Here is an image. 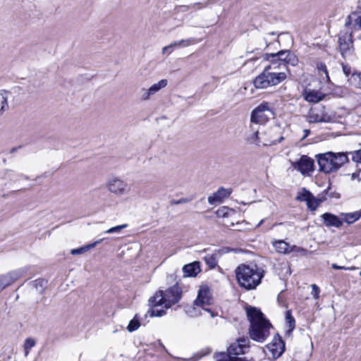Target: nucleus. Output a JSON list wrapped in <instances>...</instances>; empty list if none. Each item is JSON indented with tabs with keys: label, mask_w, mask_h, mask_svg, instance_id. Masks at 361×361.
<instances>
[{
	"label": "nucleus",
	"mask_w": 361,
	"mask_h": 361,
	"mask_svg": "<svg viewBox=\"0 0 361 361\" xmlns=\"http://www.w3.org/2000/svg\"><path fill=\"white\" fill-rule=\"evenodd\" d=\"M182 297V289L176 283L166 290H159L149 299L150 309L147 314L152 317H161L166 314V310H156L157 306L164 305L166 309H169L172 305L178 303Z\"/></svg>",
	"instance_id": "1"
},
{
	"label": "nucleus",
	"mask_w": 361,
	"mask_h": 361,
	"mask_svg": "<svg viewBox=\"0 0 361 361\" xmlns=\"http://www.w3.org/2000/svg\"><path fill=\"white\" fill-rule=\"evenodd\" d=\"M239 286L247 290H255L262 283L265 271L256 264H240L235 269Z\"/></svg>",
	"instance_id": "2"
},
{
	"label": "nucleus",
	"mask_w": 361,
	"mask_h": 361,
	"mask_svg": "<svg viewBox=\"0 0 361 361\" xmlns=\"http://www.w3.org/2000/svg\"><path fill=\"white\" fill-rule=\"evenodd\" d=\"M247 316L250 322L249 334L250 338L257 342L263 343L269 336L271 324L263 313L256 307L247 308Z\"/></svg>",
	"instance_id": "3"
},
{
	"label": "nucleus",
	"mask_w": 361,
	"mask_h": 361,
	"mask_svg": "<svg viewBox=\"0 0 361 361\" xmlns=\"http://www.w3.org/2000/svg\"><path fill=\"white\" fill-rule=\"evenodd\" d=\"M286 78L287 75L284 71H279L276 63H271L254 79L253 84L257 89H265L279 85Z\"/></svg>",
	"instance_id": "4"
},
{
	"label": "nucleus",
	"mask_w": 361,
	"mask_h": 361,
	"mask_svg": "<svg viewBox=\"0 0 361 361\" xmlns=\"http://www.w3.org/2000/svg\"><path fill=\"white\" fill-rule=\"evenodd\" d=\"M319 170L325 173L338 171L343 165L349 161L348 153L328 152L316 155Z\"/></svg>",
	"instance_id": "5"
},
{
	"label": "nucleus",
	"mask_w": 361,
	"mask_h": 361,
	"mask_svg": "<svg viewBox=\"0 0 361 361\" xmlns=\"http://www.w3.org/2000/svg\"><path fill=\"white\" fill-rule=\"evenodd\" d=\"M264 59L275 63L279 71L287 70V66L291 65L295 66L298 63V59L290 50H281L275 54H266Z\"/></svg>",
	"instance_id": "6"
},
{
	"label": "nucleus",
	"mask_w": 361,
	"mask_h": 361,
	"mask_svg": "<svg viewBox=\"0 0 361 361\" xmlns=\"http://www.w3.org/2000/svg\"><path fill=\"white\" fill-rule=\"evenodd\" d=\"M105 185L109 192L117 197L126 195L130 191V185L123 179L117 176L109 178Z\"/></svg>",
	"instance_id": "7"
},
{
	"label": "nucleus",
	"mask_w": 361,
	"mask_h": 361,
	"mask_svg": "<svg viewBox=\"0 0 361 361\" xmlns=\"http://www.w3.org/2000/svg\"><path fill=\"white\" fill-rule=\"evenodd\" d=\"M270 116H274V111L268 102H263L252 110L250 121L256 124H264L269 121Z\"/></svg>",
	"instance_id": "8"
},
{
	"label": "nucleus",
	"mask_w": 361,
	"mask_h": 361,
	"mask_svg": "<svg viewBox=\"0 0 361 361\" xmlns=\"http://www.w3.org/2000/svg\"><path fill=\"white\" fill-rule=\"evenodd\" d=\"M339 51L343 58L346 59L353 56L354 45L352 32H341L338 39Z\"/></svg>",
	"instance_id": "9"
},
{
	"label": "nucleus",
	"mask_w": 361,
	"mask_h": 361,
	"mask_svg": "<svg viewBox=\"0 0 361 361\" xmlns=\"http://www.w3.org/2000/svg\"><path fill=\"white\" fill-rule=\"evenodd\" d=\"M292 167L304 176H310L314 171V161L307 155H302L297 161H290Z\"/></svg>",
	"instance_id": "10"
},
{
	"label": "nucleus",
	"mask_w": 361,
	"mask_h": 361,
	"mask_svg": "<svg viewBox=\"0 0 361 361\" xmlns=\"http://www.w3.org/2000/svg\"><path fill=\"white\" fill-rule=\"evenodd\" d=\"M250 348V339L247 337L240 338L231 343L228 348V353L232 355H239L246 353Z\"/></svg>",
	"instance_id": "11"
},
{
	"label": "nucleus",
	"mask_w": 361,
	"mask_h": 361,
	"mask_svg": "<svg viewBox=\"0 0 361 361\" xmlns=\"http://www.w3.org/2000/svg\"><path fill=\"white\" fill-rule=\"evenodd\" d=\"M267 347L271 353L273 357L276 359L279 357L284 352L285 343L281 337L279 335H276Z\"/></svg>",
	"instance_id": "12"
},
{
	"label": "nucleus",
	"mask_w": 361,
	"mask_h": 361,
	"mask_svg": "<svg viewBox=\"0 0 361 361\" xmlns=\"http://www.w3.org/2000/svg\"><path fill=\"white\" fill-rule=\"evenodd\" d=\"M357 11L352 12L346 18L345 26L349 27L353 25L355 27H357L361 30V0L357 1Z\"/></svg>",
	"instance_id": "13"
},
{
	"label": "nucleus",
	"mask_w": 361,
	"mask_h": 361,
	"mask_svg": "<svg viewBox=\"0 0 361 361\" xmlns=\"http://www.w3.org/2000/svg\"><path fill=\"white\" fill-rule=\"evenodd\" d=\"M231 192V189H226L223 187L219 188L212 195L208 197V202L212 205L221 203L223 200L228 197Z\"/></svg>",
	"instance_id": "14"
},
{
	"label": "nucleus",
	"mask_w": 361,
	"mask_h": 361,
	"mask_svg": "<svg viewBox=\"0 0 361 361\" xmlns=\"http://www.w3.org/2000/svg\"><path fill=\"white\" fill-rule=\"evenodd\" d=\"M321 217L323 219L324 224L327 227L334 226L339 228L343 225V221L331 213H324Z\"/></svg>",
	"instance_id": "15"
},
{
	"label": "nucleus",
	"mask_w": 361,
	"mask_h": 361,
	"mask_svg": "<svg viewBox=\"0 0 361 361\" xmlns=\"http://www.w3.org/2000/svg\"><path fill=\"white\" fill-rule=\"evenodd\" d=\"M201 271L199 262H193L185 264L183 267V272L185 277H195Z\"/></svg>",
	"instance_id": "16"
},
{
	"label": "nucleus",
	"mask_w": 361,
	"mask_h": 361,
	"mask_svg": "<svg viewBox=\"0 0 361 361\" xmlns=\"http://www.w3.org/2000/svg\"><path fill=\"white\" fill-rule=\"evenodd\" d=\"M20 276L18 271L11 272L7 275L0 276V290L11 285L15 280Z\"/></svg>",
	"instance_id": "17"
},
{
	"label": "nucleus",
	"mask_w": 361,
	"mask_h": 361,
	"mask_svg": "<svg viewBox=\"0 0 361 361\" xmlns=\"http://www.w3.org/2000/svg\"><path fill=\"white\" fill-rule=\"evenodd\" d=\"M209 290L208 288H201L197 295L195 304L197 306L203 307L204 305L209 304Z\"/></svg>",
	"instance_id": "18"
},
{
	"label": "nucleus",
	"mask_w": 361,
	"mask_h": 361,
	"mask_svg": "<svg viewBox=\"0 0 361 361\" xmlns=\"http://www.w3.org/2000/svg\"><path fill=\"white\" fill-rule=\"evenodd\" d=\"M304 98L306 101L311 103H317L322 101L324 95L321 92L315 90H305L303 93Z\"/></svg>",
	"instance_id": "19"
},
{
	"label": "nucleus",
	"mask_w": 361,
	"mask_h": 361,
	"mask_svg": "<svg viewBox=\"0 0 361 361\" xmlns=\"http://www.w3.org/2000/svg\"><path fill=\"white\" fill-rule=\"evenodd\" d=\"M276 251L281 254H288L293 251V247L283 240H275L272 243Z\"/></svg>",
	"instance_id": "20"
},
{
	"label": "nucleus",
	"mask_w": 361,
	"mask_h": 361,
	"mask_svg": "<svg viewBox=\"0 0 361 361\" xmlns=\"http://www.w3.org/2000/svg\"><path fill=\"white\" fill-rule=\"evenodd\" d=\"M103 240H104V238H102V239H99L92 243L88 244L87 245L80 247L79 248L73 249L71 250V253L73 255L83 254V253L87 252L88 250H90V249L94 247L97 245L101 243Z\"/></svg>",
	"instance_id": "21"
},
{
	"label": "nucleus",
	"mask_w": 361,
	"mask_h": 361,
	"mask_svg": "<svg viewBox=\"0 0 361 361\" xmlns=\"http://www.w3.org/2000/svg\"><path fill=\"white\" fill-rule=\"evenodd\" d=\"M341 215L344 216V221L351 224L361 218V209L351 213L341 214Z\"/></svg>",
	"instance_id": "22"
},
{
	"label": "nucleus",
	"mask_w": 361,
	"mask_h": 361,
	"mask_svg": "<svg viewBox=\"0 0 361 361\" xmlns=\"http://www.w3.org/2000/svg\"><path fill=\"white\" fill-rule=\"evenodd\" d=\"M286 321L288 324V333H291L295 327V320L292 315L291 310H287L286 312Z\"/></svg>",
	"instance_id": "23"
},
{
	"label": "nucleus",
	"mask_w": 361,
	"mask_h": 361,
	"mask_svg": "<svg viewBox=\"0 0 361 361\" xmlns=\"http://www.w3.org/2000/svg\"><path fill=\"white\" fill-rule=\"evenodd\" d=\"M168 84V81L166 79H162L161 80H159L157 83H155L154 85H152L149 88V90H150V92L154 94H156L157 92H159L160 90L164 88Z\"/></svg>",
	"instance_id": "24"
},
{
	"label": "nucleus",
	"mask_w": 361,
	"mask_h": 361,
	"mask_svg": "<svg viewBox=\"0 0 361 361\" xmlns=\"http://www.w3.org/2000/svg\"><path fill=\"white\" fill-rule=\"evenodd\" d=\"M348 81L351 85L361 90V73H352Z\"/></svg>",
	"instance_id": "25"
},
{
	"label": "nucleus",
	"mask_w": 361,
	"mask_h": 361,
	"mask_svg": "<svg viewBox=\"0 0 361 361\" xmlns=\"http://www.w3.org/2000/svg\"><path fill=\"white\" fill-rule=\"evenodd\" d=\"M140 326V323L138 319V315L135 314L134 318L131 319L127 326V329L129 332H133L137 330Z\"/></svg>",
	"instance_id": "26"
},
{
	"label": "nucleus",
	"mask_w": 361,
	"mask_h": 361,
	"mask_svg": "<svg viewBox=\"0 0 361 361\" xmlns=\"http://www.w3.org/2000/svg\"><path fill=\"white\" fill-rule=\"evenodd\" d=\"M205 263L211 268L214 269L217 265L216 255H207L204 257Z\"/></svg>",
	"instance_id": "27"
},
{
	"label": "nucleus",
	"mask_w": 361,
	"mask_h": 361,
	"mask_svg": "<svg viewBox=\"0 0 361 361\" xmlns=\"http://www.w3.org/2000/svg\"><path fill=\"white\" fill-rule=\"evenodd\" d=\"M319 201L316 199L313 195H312V197L309 198V200L307 202V206L308 209H310L312 211H314L317 209V208L319 207Z\"/></svg>",
	"instance_id": "28"
},
{
	"label": "nucleus",
	"mask_w": 361,
	"mask_h": 361,
	"mask_svg": "<svg viewBox=\"0 0 361 361\" xmlns=\"http://www.w3.org/2000/svg\"><path fill=\"white\" fill-rule=\"evenodd\" d=\"M309 121L310 123H322L325 122L324 116L319 115V114L312 113L309 116Z\"/></svg>",
	"instance_id": "29"
},
{
	"label": "nucleus",
	"mask_w": 361,
	"mask_h": 361,
	"mask_svg": "<svg viewBox=\"0 0 361 361\" xmlns=\"http://www.w3.org/2000/svg\"><path fill=\"white\" fill-rule=\"evenodd\" d=\"M312 193L303 188V191L301 193H299L298 195L296 197V200L300 202H307L309 198L312 197Z\"/></svg>",
	"instance_id": "30"
},
{
	"label": "nucleus",
	"mask_w": 361,
	"mask_h": 361,
	"mask_svg": "<svg viewBox=\"0 0 361 361\" xmlns=\"http://www.w3.org/2000/svg\"><path fill=\"white\" fill-rule=\"evenodd\" d=\"M35 345V341L33 338H28L25 341L24 343V350L25 354L27 356L30 353V350L32 348H33Z\"/></svg>",
	"instance_id": "31"
},
{
	"label": "nucleus",
	"mask_w": 361,
	"mask_h": 361,
	"mask_svg": "<svg viewBox=\"0 0 361 361\" xmlns=\"http://www.w3.org/2000/svg\"><path fill=\"white\" fill-rule=\"evenodd\" d=\"M216 361H232L233 355L228 352L227 353H220L216 355Z\"/></svg>",
	"instance_id": "32"
},
{
	"label": "nucleus",
	"mask_w": 361,
	"mask_h": 361,
	"mask_svg": "<svg viewBox=\"0 0 361 361\" xmlns=\"http://www.w3.org/2000/svg\"><path fill=\"white\" fill-rule=\"evenodd\" d=\"M247 140L250 143L256 144L257 145H259V131L257 130L252 135H250Z\"/></svg>",
	"instance_id": "33"
},
{
	"label": "nucleus",
	"mask_w": 361,
	"mask_h": 361,
	"mask_svg": "<svg viewBox=\"0 0 361 361\" xmlns=\"http://www.w3.org/2000/svg\"><path fill=\"white\" fill-rule=\"evenodd\" d=\"M177 42L178 43L179 47H185L190 46L192 44H194L195 42V40L194 38H189L187 39H181Z\"/></svg>",
	"instance_id": "34"
},
{
	"label": "nucleus",
	"mask_w": 361,
	"mask_h": 361,
	"mask_svg": "<svg viewBox=\"0 0 361 361\" xmlns=\"http://www.w3.org/2000/svg\"><path fill=\"white\" fill-rule=\"evenodd\" d=\"M350 154L352 155V160L356 163H361V149L350 152Z\"/></svg>",
	"instance_id": "35"
},
{
	"label": "nucleus",
	"mask_w": 361,
	"mask_h": 361,
	"mask_svg": "<svg viewBox=\"0 0 361 361\" xmlns=\"http://www.w3.org/2000/svg\"><path fill=\"white\" fill-rule=\"evenodd\" d=\"M127 226H128L127 224H122V225L116 226L112 227V228L106 230L104 233H119L122 229L126 228Z\"/></svg>",
	"instance_id": "36"
},
{
	"label": "nucleus",
	"mask_w": 361,
	"mask_h": 361,
	"mask_svg": "<svg viewBox=\"0 0 361 361\" xmlns=\"http://www.w3.org/2000/svg\"><path fill=\"white\" fill-rule=\"evenodd\" d=\"M192 200V198H180L179 200H171L170 201L171 205H177L181 204H186L190 202Z\"/></svg>",
	"instance_id": "37"
},
{
	"label": "nucleus",
	"mask_w": 361,
	"mask_h": 361,
	"mask_svg": "<svg viewBox=\"0 0 361 361\" xmlns=\"http://www.w3.org/2000/svg\"><path fill=\"white\" fill-rule=\"evenodd\" d=\"M317 68L319 70V71L320 73H324L326 78H327V80H329V73H328V71H327V68H326V66L325 65V63H319L318 65H317Z\"/></svg>",
	"instance_id": "38"
},
{
	"label": "nucleus",
	"mask_w": 361,
	"mask_h": 361,
	"mask_svg": "<svg viewBox=\"0 0 361 361\" xmlns=\"http://www.w3.org/2000/svg\"><path fill=\"white\" fill-rule=\"evenodd\" d=\"M142 92V94L141 95V99L145 101L148 100L150 98V97L153 95V94L150 92L149 89H143Z\"/></svg>",
	"instance_id": "39"
},
{
	"label": "nucleus",
	"mask_w": 361,
	"mask_h": 361,
	"mask_svg": "<svg viewBox=\"0 0 361 361\" xmlns=\"http://www.w3.org/2000/svg\"><path fill=\"white\" fill-rule=\"evenodd\" d=\"M342 68L343 73L345 75L346 77H348L351 74V68L349 65L342 63Z\"/></svg>",
	"instance_id": "40"
},
{
	"label": "nucleus",
	"mask_w": 361,
	"mask_h": 361,
	"mask_svg": "<svg viewBox=\"0 0 361 361\" xmlns=\"http://www.w3.org/2000/svg\"><path fill=\"white\" fill-rule=\"evenodd\" d=\"M331 267L334 269H336V270L355 269V267H343V266H339V265H338L336 264H331Z\"/></svg>",
	"instance_id": "41"
},
{
	"label": "nucleus",
	"mask_w": 361,
	"mask_h": 361,
	"mask_svg": "<svg viewBox=\"0 0 361 361\" xmlns=\"http://www.w3.org/2000/svg\"><path fill=\"white\" fill-rule=\"evenodd\" d=\"M312 295L314 298H317L319 294V288L316 284L312 285Z\"/></svg>",
	"instance_id": "42"
},
{
	"label": "nucleus",
	"mask_w": 361,
	"mask_h": 361,
	"mask_svg": "<svg viewBox=\"0 0 361 361\" xmlns=\"http://www.w3.org/2000/svg\"><path fill=\"white\" fill-rule=\"evenodd\" d=\"M35 286L37 288V286H40L42 288L44 287V284L45 283V281L42 279H37L35 281Z\"/></svg>",
	"instance_id": "43"
},
{
	"label": "nucleus",
	"mask_w": 361,
	"mask_h": 361,
	"mask_svg": "<svg viewBox=\"0 0 361 361\" xmlns=\"http://www.w3.org/2000/svg\"><path fill=\"white\" fill-rule=\"evenodd\" d=\"M357 179V180L360 182L361 181V178L360 177V173L359 172H355V173H353L351 174V179L352 180H355V179Z\"/></svg>",
	"instance_id": "44"
},
{
	"label": "nucleus",
	"mask_w": 361,
	"mask_h": 361,
	"mask_svg": "<svg viewBox=\"0 0 361 361\" xmlns=\"http://www.w3.org/2000/svg\"><path fill=\"white\" fill-rule=\"evenodd\" d=\"M173 49H171L170 47H169V45L168 46H166L164 47L163 49H162V54H171L172 52Z\"/></svg>",
	"instance_id": "45"
},
{
	"label": "nucleus",
	"mask_w": 361,
	"mask_h": 361,
	"mask_svg": "<svg viewBox=\"0 0 361 361\" xmlns=\"http://www.w3.org/2000/svg\"><path fill=\"white\" fill-rule=\"evenodd\" d=\"M284 140L283 136H281L278 140L271 141L269 145H276V143L281 142Z\"/></svg>",
	"instance_id": "46"
},
{
	"label": "nucleus",
	"mask_w": 361,
	"mask_h": 361,
	"mask_svg": "<svg viewBox=\"0 0 361 361\" xmlns=\"http://www.w3.org/2000/svg\"><path fill=\"white\" fill-rule=\"evenodd\" d=\"M169 47H170L171 49H176V48H180L177 41H175V42L171 43L169 45Z\"/></svg>",
	"instance_id": "47"
},
{
	"label": "nucleus",
	"mask_w": 361,
	"mask_h": 361,
	"mask_svg": "<svg viewBox=\"0 0 361 361\" xmlns=\"http://www.w3.org/2000/svg\"><path fill=\"white\" fill-rule=\"evenodd\" d=\"M226 207H224V208H222V209H218V210H217V212H216L217 215H218V216H221V215H222L223 216H225V212H224V210H226Z\"/></svg>",
	"instance_id": "48"
},
{
	"label": "nucleus",
	"mask_w": 361,
	"mask_h": 361,
	"mask_svg": "<svg viewBox=\"0 0 361 361\" xmlns=\"http://www.w3.org/2000/svg\"><path fill=\"white\" fill-rule=\"evenodd\" d=\"M303 133H304V135L303 137H302V140H304L305 138H306L310 133V130H307V129H305L303 130Z\"/></svg>",
	"instance_id": "49"
},
{
	"label": "nucleus",
	"mask_w": 361,
	"mask_h": 361,
	"mask_svg": "<svg viewBox=\"0 0 361 361\" xmlns=\"http://www.w3.org/2000/svg\"><path fill=\"white\" fill-rule=\"evenodd\" d=\"M4 101L2 102V106H1V109L3 110L5 107V106H8V102H7V99L4 97Z\"/></svg>",
	"instance_id": "50"
},
{
	"label": "nucleus",
	"mask_w": 361,
	"mask_h": 361,
	"mask_svg": "<svg viewBox=\"0 0 361 361\" xmlns=\"http://www.w3.org/2000/svg\"><path fill=\"white\" fill-rule=\"evenodd\" d=\"M17 149H18V147H13V148H12V149H11V153H13V152H16V151H17Z\"/></svg>",
	"instance_id": "51"
},
{
	"label": "nucleus",
	"mask_w": 361,
	"mask_h": 361,
	"mask_svg": "<svg viewBox=\"0 0 361 361\" xmlns=\"http://www.w3.org/2000/svg\"><path fill=\"white\" fill-rule=\"evenodd\" d=\"M263 222H264V219H262V220L259 222V224H257V227H259V226L262 224V223H263Z\"/></svg>",
	"instance_id": "52"
},
{
	"label": "nucleus",
	"mask_w": 361,
	"mask_h": 361,
	"mask_svg": "<svg viewBox=\"0 0 361 361\" xmlns=\"http://www.w3.org/2000/svg\"><path fill=\"white\" fill-rule=\"evenodd\" d=\"M259 361H271L269 358H264V359H262Z\"/></svg>",
	"instance_id": "53"
},
{
	"label": "nucleus",
	"mask_w": 361,
	"mask_h": 361,
	"mask_svg": "<svg viewBox=\"0 0 361 361\" xmlns=\"http://www.w3.org/2000/svg\"><path fill=\"white\" fill-rule=\"evenodd\" d=\"M197 4H200V3H197V4H194L190 6V8H194L195 5Z\"/></svg>",
	"instance_id": "54"
},
{
	"label": "nucleus",
	"mask_w": 361,
	"mask_h": 361,
	"mask_svg": "<svg viewBox=\"0 0 361 361\" xmlns=\"http://www.w3.org/2000/svg\"><path fill=\"white\" fill-rule=\"evenodd\" d=\"M168 278L173 279V275L171 274V275L169 276Z\"/></svg>",
	"instance_id": "55"
},
{
	"label": "nucleus",
	"mask_w": 361,
	"mask_h": 361,
	"mask_svg": "<svg viewBox=\"0 0 361 361\" xmlns=\"http://www.w3.org/2000/svg\"><path fill=\"white\" fill-rule=\"evenodd\" d=\"M269 35H275V33H274V32H270V33H269Z\"/></svg>",
	"instance_id": "56"
},
{
	"label": "nucleus",
	"mask_w": 361,
	"mask_h": 361,
	"mask_svg": "<svg viewBox=\"0 0 361 361\" xmlns=\"http://www.w3.org/2000/svg\"><path fill=\"white\" fill-rule=\"evenodd\" d=\"M206 311L211 312L209 309H204Z\"/></svg>",
	"instance_id": "57"
},
{
	"label": "nucleus",
	"mask_w": 361,
	"mask_h": 361,
	"mask_svg": "<svg viewBox=\"0 0 361 361\" xmlns=\"http://www.w3.org/2000/svg\"><path fill=\"white\" fill-rule=\"evenodd\" d=\"M279 298H280V297H279V296L277 297L278 301H279Z\"/></svg>",
	"instance_id": "58"
},
{
	"label": "nucleus",
	"mask_w": 361,
	"mask_h": 361,
	"mask_svg": "<svg viewBox=\"0 0 361 361\" xmlns=\"http://www.w3.org/2000/svg\"><path fill=\"white\" fill-rule=\"evenodd\" d=\"M359 39H361V35L359 36Z\"/></svg>",
	"instance_id": "59"
},
{
	"label": "nucleus",
	"mask_w": 361,
	"mask_h": 361,
	"mask_svg": "<svg viewBox=\"0 0 361 361\" xmlns=\"http://www.w3.org/2000/svg\"><path fill=\"white\" fill-rule=\"evenodd\" d=\"M360 275L361 276V271L360 272Z\"/></svg>",
	"instance_id": "60"
}]
</instances>
